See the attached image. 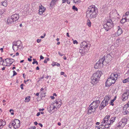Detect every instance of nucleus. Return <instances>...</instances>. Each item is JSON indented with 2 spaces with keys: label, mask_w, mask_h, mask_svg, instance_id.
<instances>
[{
  "label": "nucleus",
  "mask_w": 129,
  "mask_h": 129,
  "mask_svg": "<svg viewBox=\"0 0 129 129\" xmlns=\"http://www.w3.org/2000/svg\"><path fill=\"white\" fill-rule=\"evenodd\" d=\"M15 21H14L13 19H12V17H11L8 18L7 19V23L10 25L13 24L15 23Z\"/></svg>",
  "instance_id": "obj_18"
},
{
  "label": "nucleus",
  "mask_w": 129,
  "mask_h": 129,
  "mask_svg": "<svg viewBox=\"0 0 129 129\" xmlns=\"http://www.w3.org/2000/svg\"><path fill=\"white\" fill-rule=\"evenodd\" d=\"M82 44H83L82 47L83 48L85 49L86 50H87L89 48L88 45L85 42H84L82 43Z\"/></svg>",
  "instance_id": "obj_20"
},
{
  "label": "nucleus",
  "mask_w": 129,
  "mask_h": 129,
  "mask_svg": "<svg viewBox=\"0 0 129 129\" xmlns=\"http://www.w3.org/2000/svg\"><path fill=\"white\" fill-rule=\"evenodd\" d=\"M11 17L13 19L15 22H16V21L19 18V15L18 14H15L12 15Z\"/></svg>",
  "instance_id": "obj_16"
},
{
  "label": "nucleus",
  "mask_w": 129,
  "mask_h": 129,
  "mask_svg": "<svg viewBox=\"0 0 129 129\" xmlns=\"http://www.w3.org/2000/svg\"><path fill=\"white\" fill-rule=\"evenodd\" d=\"M102 73L101 71H98L96 72L95 73L93 74L92 75L93 76L94 78V77L98 78V80H99V79L101 77Z\"/></svg>",
  "instance_id": "obj_12"
},
{
  "label": "nucleus",
  "mask_w": 129,
  "mask_h": 129,
  "mask_svg": "<svg viewBox=\"0 0 129 129\" xmlns=\"http://www.w3.org/2000/svg\"><path fill=\"white\" fill-rule=\"evenodd\" d=\"M20 126V121L17 119L12 120L8 125L9 127L11 129H16L19 127Z\"/></svg>",
  "instance_id": "obj_4"
},
{
  "label": "nucleus",
  "mask_w": 129,
  "mask_h": 129,
  "mask_svg": "<svg viewBox=\"0 0 129 129\" xmlns=\"http://www.w3.org/2000/svg\"><path fill=\"white\" fill-rule=\"evenodd\" d=\"M49 60V58H47L46 59H45L44 61V62L45 63H47V62Z\"/></svg>",
  "instance_id": "obj_39"
},
{
  "label": "nucleus",
  "mask_w": 129,
  "mask_h": 129,
  "mask_svg": "<svg viewBox=\"0 0 129 129\" xmlns=\"http://www.w3.org/2000/svg\"><path fill=\"white\" fill-rule=\"evenodd\" d=\"M38 124L41 127H42L43 126V125L41 123H39Z\"/></svg>",
  "instance_id": "obj_60"
},
{
  "label": "nucleus",
  "mask_w": 129,
  "mask_h": 129,
  "mask_svg": "<svg viewBox=\"0 0 129 129\" xmlns=\"http://www.w3.org/2000/svg\"><path fill=\"white\" fill-rule=\"evenodd\" d=\"M44 110V109H39V110L40 111H43Z\"/></svg>",
  "instance_id": "obj_59"
},
{
  "label": "nucleus",
  "mask_w": 129,
  "mask_h": 129,
  "mask_svg": "<svg viewBox=\"0 0 129 129\" xmlns=\"http://www.w3.org/2000/svg\"><path fill=\"white\" fill-rule=\"evenodd\" d=\"M72 9H73L75 10H76V11H77L78 10V8H77L75 6H73L72 7Z\"/></svg>",
  "instance_id": "obj_38"
},
{
  "label": "nucleus",
  "mask_w": 129,
  "mask_h": 129,
  "mask_svg": "<svg viewBox=\"0 0 129 129\" xmlns=\"http://www.w3.org/2000/svg\"><path fill=\"white\" fill-rule=\"evenodd\" d=\"M57 63L56 62H53V63H52V65L53 66H55L56 65V64Z\"/></svg>",
  "instance_id": "obj_45"
},
{
  "label": "nucleus",
  "mask_w": 129,
  "mask_h": 129,
  "mask_svg": "<svg viewBox=\"0 0 129 129\" xmlns=\"http://www.w3.org/2000/svg\"><path fill=\"white\" fill-rule=\"evenodd\" d=\"M41 41V39H37V42L38 43H39V42H40Z\"/></svg>",
  "instance_id": "obj_46"
},
{
  "label": "nucleus",
  "mask_w": 129,
  "mask_h": 129,
  "mask_svg": "<svg viewBox=\"0 0 129 129\" xmlns=\"http://www.w3.org/2000/svg\"><path fill=\"white\" fill-rule=\"evenodd\" d=\"M33 60H34V61L33 62V64H34L35 63H36L37 65H38V62L37 61H36L35 60V59H33Z\"/></svg>",
  "instance_id": "obj_37"
},
{
  "label": "nucleus",
  "mask_w": 129,
  "mask_h": 129,
  "mask_svg": "<svg viewBox=\"0 0 129 129\" xmlns=\"http://www.w3.org/2000/svg\"><path fill=\"white\" fill-rule=\"evenodd\" d=\"M87 25L89 27H90L91 25V23L90 20L88 19L87 20Z\"/></svg>",
  "instance_id": "obj_34"
},
{
  "label": "nucleus",
  "mask_w": 129,
  "mask_h": 129,
  "mask_svg": "<svg viewBox=\"0 0 129 129\" xmlns=\"http://www.w3.org/2000/svg\"><path fill=\"white\" fill-rule=\"evenodd\" d=\"M58 0H52L51 1V3L50 4V6L51 7H52L55 4V2H57Z\"/></svg>",
  "instance_id": "obj_27"
},
{
  "label": "nucleus",
  "mask_w": 129,
  "mask_h": 129,
  "mask_svg": "<svg viewBox=\"0 0 129 129\" xmlns=\"http://www.w3.org/2000/svg\"><path fill=\"white\" fill-rule=\"evenodd\" d=\"M28 60L29 61H32V59L30 58H28Z\"/></svg>",
  "instance_id": "obj_55"
},
{
  "label": "nucleus",
  "mask_w": 129,
  "mask_h": 129,
  "mask_svg": "<svg viewBox=\"0 0 129 129\" xmlns=\"http://www.w3.org/2000/svg\"><path fill=\"white\" fill-rule=\"evenodd\" d=\"M0 64L1 65H2L3 66H7V64L6 62L5 61V60H4V59L1 60L0 61Z\"/></svg>",
  "instance_id": "obj_24"
},
{
  "label": "nucleus",
  "mask_w": 129,
  "mask_h": 129,
  "mask_svg": "<svg viewBox=\"0 0 129 129\" xmlns=\"http://www.w3.org/2000/svg\"><path fill=\"white\" fill-rule=\"evenodd\" d=\"M67 36L68 37H69L70 36L69 35V33H67Z\"/></svg>",
  "instance_id": "obj_61"
},
{
  "label": "nucleus",
  "mask_w": 129,
  "mask_h": 129,
  "mask_svg": "<svg viewBox=\"0 0 129 129\" xmlns=\"http://www.w3.org/2000/svg\"><path fill=\"white\" fill-rule=\"evenodd\" d=\"M117 28L118 30L117 32V35L118 36H119L122 33V30L121 28H120L119 26H117Z\"/></svg>",
  "instance_id": "obj_21"
},
{
  "label": "nucleus",
  "mask_w": 129,
  "mask_h": 129,
  "mask_svg": "<svg viewBox=\"0 0 129 129\" xmlns=\"http://www.w3.org/2000/svg\"><path fill=\"white\" fill-rule=\"evenodd\" d=\"M13 76H14L15 75H16L17 74V73L15 72V71H13Z\"/></svg>",
  "instance_id": "obj_44"
},
{
  "label": "nucleus",
  "mask_w": 129,
  "mask_h": 129,
  "mask_svg": "<svg viewBox=\"0 0 129 129\" xmlns=\"http://www.w3.org/2000/svg\"><path fill=\"white\" fill-rule=\"evenodd\" d=\"M114 26V24L111 19L107 20L106 23L103 25L104 28L107 31L113 28Z\"/></svg>",
  "instance_id": "obj_5"
},
{
  "label": "nucleus",
  "mask_w": 129,
  "mask_h": 129,
  "mask_svg": "<svg viewBox=\"0 0 129 129\" xmlns=\"http://www.w3.org/2000/svg\"><path fill=\"white\" fill-rule=\"evenodd\" d=\"M12 48L14 51H17L18 49L22 50L23 49L22 44L21 41H15L12 43Z\"/></svg>",
  "instance_id": "obj_3"
},
{
  "label": "nucleus",
  "mask_w": 129,
  "mask_h": 129,
  "mask_svg": "<svg viewBox=\"0 0 129 129\" xmlns=\"http://www.w3.org/2000/svg\"><path fill=\"white\" fill-rule=\"evenodd\" d=\"M98 12L97 8L95 6H91L89 7L86 12V16L90 19H92L96 17Z\"/></svg>",
  "instance_id": "obj_1"
},
{
  "label": "nucleus",
  "mask_w": 129,
  "mask_h": 129,
  "mask_svg": "<svg viewBox=\"0 0 129 129\" xmlns=\"http://www.w3.org/2000/svg\"><path fill=\"white\" fill-rule=\"evenodd\" d=\"M67 2V4H70V2L69 0H62V3H64Z\"/></svg>",
  "instance_id": "obj_36"
},
{
  "label": "nucleus",
  "mask_w": 129,
  "mask_h": 129,
  "mask_svg": "<svg viewBox=\"0 0 129 129\" xmlns=\"http://www.w3.org/2000/svg\"><path fill=\"white\" fill-rule=\"evenodd\" d=\"M44 58V57L42 55H41L40 56V59H43Z\"/></svg>",
  "instance_id": "obj_56"
},
{
  "label": "nucleus",
  "mask_w": 129,
  "mask_h": 129,
  "mask_svg": "<svg viewBox=\"0 0 129 129\" xmlns=\"http://www.w3.org/2000/svg\"><path fill=\"white\" fill-rule=\"evenodd\" d=\"M19 55V53L18 52H16V54H15V56H18Z\"/></svg>",
  "instance_id": "obj_58"
},
{
  "label": "nucleus",
  "mask_w": 129,
  "mask_h": 129,
  "mask_svg": "<svg viewBox=\"0 0 129 129\" xmlns=\"http://www.w3.org/2000/svg\"><path fill=\"white\" fill-rule=\"evenodd\" d=\"M85 50H86L84 48L81 49H80L79 52L83 54L86 51Z\"/></svg>",
  "instance_id": "obj_31"
},
{
  "label": "nucleus",
  "mask_w": 129,
  "mask_h": 129,
  "mask_svg": "<svg viewBox=\"0 0 129 129\" xmlns=\"http://www.w3.org/2000/svg\"><path fill=\"white\" fill-rule=\"evenodd\" d=\"M23 84H21L20 85V87L21 89H23Z\"/></svg>",
  "instance_id": "obj_51"
},
{
  "label": "nucleus",
  "mask_w": 129,
  "mask_h": 129,
  "mask_svg": "<svg viewBox=\"0 0 129 129\" xmlns=\"http://www.w3.org/2000/svg\"><path fill=\"white\" fill-rule=\"evenodd\" d=\"M111 97L110 95H106L104 98V100L106 102H108L111 98Z\"/></svg>",
  "instance_id": "obj_22"
},
{
  "label": "nucleus",
  "mask_w": 129,
  "mask_h": 129,
  "mask_svg": "<svg viewBox=\"0 0 129 129\" xmlns=\"http://www.w3.org/2000/svg\"><path fill=\"white\" fill-rule=\"evenodd\" d=\"M14 111V110L13 109H11L10 110V112H11L12 115H14V113L13 112Z\"/></svg>",
  "instance_id": "obj_43"
},
{
  "label": "nucleus",
  "mask_w": 129,
  "mask_h": 129,
  "mask_svg": "<svg viewBox=\"0 0 129 129\" xmlns=\"http://www.w3.org/2000/svg\"><path fill=\"white\" fill-rule=\"evenodd\" d=\"M127 20L126 19V18L123 16V18L120 21V23L122 24L124 23L125 22H127Z\"/></svg>",
  "instance_id": "obj_26"
},
{
  "label": "nucleus",
  "mask_w": 129,
  "mask_h": 129,
  "mask_svg": "<svg viewBox=\"0 0 129 129\" xmlns=\"http://www.w3.org/2000/svg\"><path fill=\"white\" fill-rule=\"evenodd\" d=\"M102 59H100L95 64L94 66V68L96 69L100 68L102 67L104 65V62L102 61Z\"/></svg>",
  "instance_id": "obj_9"
},
{
  "label": "nucleus",
  "mask_w": 129,
  "mask_h": 129,
  "mask_svg": "<svg viewBox=\"0 0 129 129\" xmlns=\"http://www.w3.org/2000/svg\"><path fill=\"white\" fill-rule=\"evenodd\" d=\"M39 14L40 15H41L45 11L46 8L41 5L39 6Z\"/></svg>",
  "instance_id": "obj_14"
},
{
  "label": "nucleus",
  "mask_w": 129,
  "mask_h": 129,
  "mask_svg": "<svg viewBox=\"0 0 129 129\" xmlns=\"http://www.w3.org/2000/svg\"><path fill=\"white\" fill-rule=\"evenodd\" d=\"M127 74H128V75H129V69L128 71L127 72Z\"/></svg>",
  "instance_id": "obj_64"
},
{
  "label": "nucleus",
  "mask_w": 129,
  "mask_h": 129,
  "mask_svg": "<svg viewBox=\"0 0 129 129\" xmlns=\"http://www.w3.org/2000/svg\"><path fill=\"white\" fill-rule=\"evenodd\" d=\"M104 103L103 102H102L101 103L99 107V109L100 110H101L102 109L104 108V107L106 106V104L105 105L103 104H104L103 103Z\"/></svg>",
  "instance_id": "obj_25"
},
{
  "label": "nucleus",
  "mask_w": 129,
  "mask_h": 129,
  "mask_svg": "<svg viewBox=\"0 0 129 129\" xmlns=\"http://www.w3.org/2000/svg\"><path fill=\"white\" fill-rule=\"evenodd\" d=\"M5 60L7 64V63H9L10 65L14 61V59L12 58H7L6 59H5Z\"/></svg>",
  "instance_id": "obj_19"
},
{
  "label": "nucleus",
  "mask_w": 129,
  "mask_h": 129,
  "mask_svg": "<svg viewBox=\"0 0 129 129\" xmlns=\"http://www.w3.org/2000/svg\"><path fill=\"white\" fill-rule=\"evenodd\" d=\"M40 112H38L37 113V116H39L40 115Z\"/></svg>",
  "instance_id": "obj_52"
},
{
  "label": "nucleus",
  "mask_w": 129,
  "mask_h": 129,
  "mask_svg": "<svg viewBox=\"0 0 129 129\" xmlns=\"http://www.w3.org/2000/svg\"><path fill=\"white\" fill-rule=\"evenodd\" d=\"M46 35V34L45 33L44 34V36H41V38L42 39V38H44L45 36Z\"/></svg>",
  "instance_id": "obj_47"
},
{
  "label": "nucleus",
  "mask_w": 129,
  "mask_h": 129,
  "mask_svg": "<svg viewBox=\"0 0 129 129\" xmlns=\"http://www.w3.org/2000/svg\"><path fill=\"white\" fill-rule=\"evenodd\" d=\"M93 76H92L91 78V83L93 84V85L96 84L99 81L98 78H96L95 77L94 78Z\"/></svg>",
  "instance_id": "obj_13"
},
{
  "label": "nucleus",
  "mask_w": 129,
  "mask_h": 129,
  "mask_svg": "<svg viewBox=\"0 0 129 129\" xmlns=\"http://www.w3.org/2000/svg\"><path fill=\"white\" fill-rule=\"evenodd\" d=\"M129 82V77L124 79L123 81V83H125L127 82Z\"/></svg>",
  "instance_id": "obj_33"
},
{
  "label": "nucleus",
  "mask_w": 129,
  "mask_h": 129,
  "mask_svg": "<svg viewBox=\"0 0 129 129\" xmlns=\"http://www.w3.org/2000/svg\"><path fill=\"white\" fill-rule=\"evenodd\" d=\"M57 63V64H56V65L58 67L60 66V64H59L58 63Z\"/></svg>",
  "instance_id": "obj_63"
},
{
  "label": "nucleus",
  "mask_w": 129,
  "mask_h": 129,
  "mask_svg": "<svg viewBox=\"0 0 129 129\" xmlns=\"http://www.w3.org/2000/svg\"><path fill=\"white\" fill-rule=\"evenodd\" d=\"M127 121V119L126 118H123L116 125L117 127H123L126 124Z\"/></svg>",
  "instance_id": "obj_6"
},
{
  "label": "nucleus",
  "mask_w": 129,
  "mask_h": 129,
  "mask_svg": "<svg viewBox=\"0 0 129 129\" xmlns=\"http://www.w3.org/2000/svg\"><path fill=\"white\" fill-rule=\"evenodd\" d=\"M123 17L125 18L127 20H129V11L126 12L125 15L123 16Z\"/></svg>",
  "instance_id": "obj_23"
},
{
  "label": "nucleus",
  "mask_w": 129,
  "mask_h": 129,
  "mask_svg": "<svg viewBox=\"0 0 129 129\" xmlns=\"http://www.w3.org/2000/svg\"><path fill=\"white\" fill-rule=\"evenodd\" d=\"M102 102H104V103H103L104 104H104L105 105V104H106V106L107 105L108 103V102H105V100H103Z\"/></svg>",
  "instance_id": "obj_42"
},
{
  "label": "nucleus",
  "mask_w": 129,
  "mask_h": 129,
  "mask_svg": "<svg viewBox=\"0 0 129 129\" xmlns=\"http://www.w3.org/2000/svg\"><path fill=\"white\" fill-rule=\"evenodd\" d=\"M116 117H111L110 119V121L111 122L113 123L115 121Z\"/></svg>",
  "instance_id": "obj_30"
},
{
  "label": "nucleus",
  "mask_w": 129,
  "mask_h": 129,
  "mask_svg": "<svg viewBox=\"0 0 129 129\" xmlns=\"http://www.w3.org/2000/svg\"><path fill=\"white\" fill-rule=\"evenodd\" d=\"M7 1H4L1 2V4L4 7H6L7 6Z\"/></svg>",
  "instance_id": "obj_28"
},
{
  "label": "nucleus",
  "mask_w": 129,
  "mask_h": 129,
  "mask_svg": "<svg viewBox=\"0 0 129 129\" xmlns=\"http://www.w3.org/2000/svg\"><path fill=\"white\" fill-rule=\"evenodd\" d=\"M110 127V126H106V125L105 126V127L104 128H107V129H108V128H109V127Z\"/></svg>",
  "instance_id": "obj_54"
},
{
  "label": "nucleus",
  "mask_w": 129,
  "mask_h": 129,
  "mask_svg": "<svg viewBox=\"0 0 129 129\" xmlns=\"http://www.w3.org/2000/svg\"><path fill=\"white\" fill-rule=\"evenodd\" d=\"M73 43L74 44H77L78 43V42L76 40H75L73 41Z\"/></svg>",
  "instance_id": "obj_48"
},
{
  "label": "nucleus",
  "mask_w": 129,
  "mask_h": 129,
  "mask_svg": "<svg viewBox=\"0 0 129 129\" xmlns=\"http://www.w3.org/2000/svg\"><path fill=\"white\" fill-rule=\"evenodd\" d=\"M64 74V72H61L60 74L61 75H63Z\"/></svg>",
  "instance_id": "obj_62"
},
{
  "label": "nucleus",
  "mask_w": 129,
  "mask_h": 129,
  "mask_svg": "<svg viewBox=\"0 0 129 129\" xmlns=\"http://www.w3.org/2000/svg\"><path fill=\"white\" fill-rule=\"evenodd\" d=\"M3 125L2 123L1 120H0V127L2 126Z\"/></svg>",
  "instance_id": "obj_50"
},
{
  "label": "nucleus",
  "mask_w": 129,
  "mask_h": 129,
  "mask_svg": "<svg viewBox=\"0 0 129 129\" xmlns=\"http://www.w3.org/2000/svg\"><path fill=\"white\" fill-rule=\"evenodd\" d=\"M112 57L111 55L109 54H107L106 55H104L103 57L101 58L102 59V61L104 63L105 62L106 63H108L109 61H110Z\"/></svg>",
  "instance_id": "obj_7"
},
{
  "label": "nucleus",
  "mask_w": 129,
  "mask_h": 129,
  "mask_svg": "<svg viewBox=\"0 0 129 129\" xmlns=\"http://www.w3.org/2000/svg\"><path fill=\"white\" fill-rule=\"evenodd\" d=\"M58 54L60 56H63V55L60 52H58Z\"/></svg>",
  "instance_id": "obj_53"
},
{
  "label": "nucleus",
  "mask_w": 129,
  "mask_h": 129,
  "mask_svg": "<svg viewBox=\"0 0 129 129\" xmlns=\"http://www.w3.org/2000/svg\"><path fill=\"white\" fill-rule=\"evenodd\" d=\"M110 116V115L106 116L103 119L102 121L101 122L102 126H104L103 128H104L105 127V126L106 125L107 121L109 119Z\"/></svg>",
  "instance_id": "obj_10"
},
{
  "label": "nucleus",
  "mask_w": 129,
  "mask_h": 129,
  "mask_svg": "<svg viewBox=\"0 0 129 129\" xmlns=\"http://www.w3.org/2000/svg\"><path fill=\"white\" fill-rule=\"evenodd\" d=\"M34 123L36 125H37L38 124L37 122L36 121L34 122Z\"/></svg>",
  "instance_id": "obj_57"
},
{
  "label": "nucleus",
  "mask_w": 129,
  "mask_h": 129,
  "mask_svg": "<svg viewBox=\"0 0 129 129\" xmlns=\"http://www.w3.org/2000/svg\"><path fill=\"white\" fill-rule=\"evenodd\" d=\"M30 99V96H28L25 98V102H28L29 101Z\"/></svg>",
  "instance_id": "obj_32"
},
{
  "label": "nucleus",
  "mask_w": 129,
  "mask_h": 129,
  "mask_svg": "<svg viewBox=\"0 0 129 129\" xmlns=\"http://www.w3.org/2000/svg\"><path fill=\"white\" fill-rule=\"evenodd\" d=\"M44 78V76H43V77H42L39 78V80L38 81V82H39V81H40L41 79H43Z\"/></svg>",
  "instance_id": "obj_49"
},
{
  "label": "nucleus",
  "mask_w": 129,
  "mask_h": 129,
  "mask_svg": "<svg viewBox=\"0 0 129 129\" xmlns=\"http://www.w3.org/2000/svg\"><path fill=\"white\" fill-rule=\"evenodd\" d=\"M129 93L128 92H126L123 94L122 96V99L123 101H125L127 99Z\"/></svg>",
  "instance_id": "obj_15"
},
{
  "label": "nucleus",
  "mask_w": 129,
  "mask_h": 129,
  "mask_svg": "<svg viewBox=\"0 0 129 129\" xmlns=\"http://www.w3.org/2000/svg\"><path fill=\"white\" fill-rule=\"evenodd\" d=\"M120 74L119 73H112L110 77L116 81L117 78L120 77Z\"/></svg>",
  "instance_id": "obj_11"
},
{
  "label": "nucleus",
  "mask_w": 129,
  "mask_h": 129,
  "mask_svg": "<svg viewBox=\"0 0 129 129\" xmlns=\"http://www.w3.org/2000/svg\"><path fill=\"white\" fill-rule=\"evenodd\" d=\"M114 101H113L112 100H111L110 101V104L112 106L114 105V104L113 103Z\"/></svg>",
  "instance_id": "obj_40"
},
{
  "label": "nucleus",
  "mask_w": 129,
  "mask_h": 129,
  "mask_svg": "<svg viewBox=\"0 0 129 129\" xmlns=\"http://www.w3.org/2000/svg\"><path fill=\"white\" fill-rule=\"evenodd\" d=\"M100 101V100H97L93 101L88 107V114H90L92 112H95L99 105Z\"/></svg>",
  "instance_id": "obj_2"
},
{
  "label": "nucleus",
  "mask_w": 129,
  "mask_h": 129,
  "mask_svg": "<svg viewBox=\"0 0 129 129\" xmlns=\"http://www.w3.org/2000/svg\"><path fill=\"white\" fill-rule=\"evenodd\" d=\"M129 113V112L127 110H125L123 112V114L124 115H126L128 114Z\"/></svg>",
  "instance_id": "obj_41"
},
{
  "label": "nucleus",
  "mask_w": 129,
  "mask_h": 129,
  "mask_svg": "<svg viewBox=\"0 0 129 129\" xmlns=\"http://www.w3.org/2000/svg\"><path fill=\"white\" fill-rule=\"evenodd\" d=\"M112 124L113 123L112 122H111L110 121V120H108L107 121L106 125H110Z\"/></svg>",
  "instance_id": "obj_35"
},
{
  "label": "nucleus",
  "mask_w": 129,
  "mask_h": 129,
  "mask_svg": "<svg viewBox=\"0 0 129 129\" xmlns=\"http://www.w3.org/2000/svg\"><path fill=\"white\" fill-rule=\"evenodd\" d=\"M115 81L110 77L108 78L106 82V86H110L112 85V84L114 83Z\"/></svg>",
  "instance_id": "obj_8"
},
{
  "label": "nucleus",
  "mask_w": 129,
  "mask_h": 129,
  "mask_svg": "<svg viewBox=\"0 0 129 129\" xmlns=\"http://www.w3.org/2000/svg\"><path fill=\"white\" fill-rule=\"evenodd\" d=\"M74 3L76 5H78L81 1L80 0H73Z\"/></svg>",
  "instance_id": "obj_29"
},
{
  "label": "nucleus",
  "mask_w": 129,
  "mask_h": 129,
  "mask_svg": "<svg viewBox=\"0 0 129 129\" xmlns=\"http://www.w3.org/2000/svg\"><path fill=\"white\" fill-rule=\"evenodd\" d=\"M55 102L57 105L58 104L57 107L58 108H59L60 107L62 104V101L60 99H58L56 100L55 101Z\"/></svg>",
  "instance_id": "obj_17"
}]
</instances>
